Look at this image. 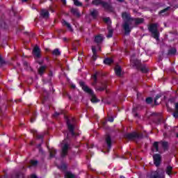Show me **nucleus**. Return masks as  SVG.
<instances>
[{
    "mask_svg": "<svg viewBox=\"0 0 178 178\" xmlns=\"http://www.w3.org/2000/svg\"><path fill=\"white\" fill-rule=\"evenodd\" d=\"M122 19L124 20V23L123 24V29L126 33V34H129L130 31H131V24H140V23H143V19H134L130 17V14L127 13H122Z\"/></svg>",
    "mask_w": 178,
    "mask_h": 178,
    "instance_id": "f257e3e1",
    "label": "nucleus"
},
{
    "mask_svg": "<svg viewBox=\"0 0 178 178\" xmlns=\"http://www.w3.org/2000/svg\"><path fill=\"white\" fill-rule=\"evenodd\" d=\"M79 85L82 88V90L85 91V92H87L89 94V95H90V101L92 102V104H97V102H99V99L97 98V96H95V94H94V91L88 88V86H87L84 82H79Z\"/></svg>",
    "mask_w": 178,
    "mask_h": 178,
    "instance_id": "f03ea898",
    "label": "nucleus"
},
{
    "mask_svg": "<svg viewBox=\"0 0 178 178\" xmlns=\"http://www.w3.org/2000/svg\"><path fill=\"white\" fill-rule=\"evenodd\" d=\"M149 31L152 33V36L155 40H159V32L158 31V24H152L149 26Z\"/></svg>",
    "mask_w": 178,
    "mask_h": 178,
    "instance_id": "7ed1b4c3",
    "label": "nucleus"
},
{
    "mask_svg": "<svg viewBox=\"0 0 178 178\" xmlns=\"http://www.w3.org/2000/svg\"><path fill=\"white\" fill-rule=\"evenodd\" d=\"M92 4L95 5V6H98V5H102L103 8L106 9L107 10H109L110 12H112V7L111 5H109L108 3H105L101 0H94L92 1Z\"/></svg>",
    "mask_w": 178,
    "mask_h": 178,
    "instance_id": "20e7f679",
    "label": "nucleus"
},
{
    "mask_svg": "<svg viewBox=\"0 0 178 178\" xmlns=\"http://www.w3.org/2000/svg\"><path fill=\"white\" fill-rule=\"evenodd\" d=\"M61 156H66L67 155V150L69 149V143L66 140H63L61 143Z\"/></svg>",
    "mask_w": 178,
    "mask_h": 178,
    "instance_id": "39448f33",
    "label": "nucleus"
},
{
    "mask_svg": "<svg viewBox=\"0 0 178 178\" xmlns=\"http://www.w3.org/2000/svg\"><path fill=\"white\" fill-rule=\"evenodd\" d=\"M151 178H165V172L161 170H157L152 172Z\"/></svg>",
    "mask_w": 178,
    "mask_h": 178,
    "instance_id": "423d86ee",
    "label": "nucleus"
},
{
    "mask_svg": "<svg viewBox=\"0 0 178 178\" xmlns=\"http://www.w3.org/2000/svg\"><path fill=\"white\" fill-rule=\"evenodd\" d=\"M131 65L135 67H138V66H140V60L136 58V56H132L131 57Z\"/></svg>",
    "mask_w": 178,
    "mask_h": 178,
    "instance_id": "0eeeda50",
    "label": "nucleus"
},
{
    "mask_svg": "<svg viewBox=\"0 0 178 178\" xmlns=\"http://www.w3.org/2000/svg\"><path fill=\"white\" fill-rule=\"evenodd\" d=\"M139 136L136 132L131 134H127L125 135V138L128 140H135V138H138Z\"/></svg>",
    "mask_w": 178,
    "mask_h": 178,
    "instance_id": "6e6552de",
    "label": "nucleus"
},
{
    "mask_svg": "<svg viewBox=\"0 0 178 178\" xmlns=\"http://www.w3.org/2000/svg\"><path fill=\"white\" fill-rule=\"evenodd\" d=\"M33 54L34 56H35V58H40L41 50L40 49V47H38V46H36L33 48Z\"/></svg>",
    "mask_w": 178,
    "mask_h": 178,
    "instance_id": "1a4fd4ad",
    "label": "nucleus"
},
{
    "mask_svg": "<svg viewBox=\"0 0 178 178\" xmlns=\"http://www.w3.org/2000/svg\"><path fill=\"white\" fill-rule=\"evenodd\" d=\"M153 159H154V165L156 166H158L159 165L161 164V155H159V154H154L153 156Z\"/></svg>",
    "mask_w": 178,
    "mask_h": 178,
    "instance_id": "9d476101",
    "label": "nucleus"
},
{
    "mask_svg": "<svg viewBox=\"0 0 178 178\" xmlns=\"http://www.w3.org/2000/svg\"><path fill=\"white\" fill-rule=\"evenodd\" d=\"M67 124L68 126V129H69L72 136H76V134L73 131L74 127L72 124H70V120H67Z\"/></svg>",
    "mask_w": 178,
    "mask_h": 178,
    "instance_id": "9b49d317",
    "label": "nucleus"
},
{
    "mask_svg": "<svg viewBox=\"0 0 178 178\" xmlns=\"http://www.w3.org/2000/svg\"><path fill=\"white\" fill-rule=\"evenodd\" d=\"M115 73L116 76H122L123 72L122 71V67L119 65H116L115 67Z\"/></svg>",
    "mask_w": 178,
    "mask_h": 178,
    "instance_id": "f8f14e48",
    "label": "nucleus"
},
{
    "mask_svg": "<svg viewBox=\"0 0 178 178\" xmlns=\"http://www.w3.org/2000/svg\"><path fill=\"white\" fill-rule=\"evenodd\" d=\"M41 16L44 19H48L49 17V13L47 10H42L40 13Z\"/></svg>",
    "mask_w": 178,
    "mask_h": 178,
    "instance_id": "ddd939ff",
    "label": "nucleus"
},
{
    "mask_svg": "<svg viewBox=\"0 0 178 178\" xmlns=\"http://www.w3.org/2000/svg\"><path fill=\"white\" fill-rule=\"evenodd\" d=\"M95 41L97 43L102 42V41H104V36H102V35L96 36L95 38Z\"/></svg>",
    "mask_w": 178,
    "mask_h": 178,
    "instance_id": "4468645a",
    "label": "nucleus"
},
{
    "mask_svg": "<svg viewBox=\"0 0 178 178\" xmlns=\"http://www.w3.org/2000/svg\"><path fill=\"white\" fill-rule=\"evenodd\" d=\"M173 170V168L170 165L167 166V168L165 170L166 174L168 175V176H170L172 175V170Z\"/></svg>",
    "mask_w": 178,
    "mask_h": 178,
    "instance_id": "2eb2a0df",
    "label": "nucleus"
},
{
    "mask_svg": "<svg viewBox=\"0 0 178 178\" xmlns=\"http://www.w3.org/2000/svg\"><path fill=\"white\" fill-rule=\"evenodd\" d=\"M65 178H76V175L72 173L71 172H67L65 173Z\"/></svg>",
    "mask_w": 178,
    "mask_h": 178,
    "instance_id": "dca6fc26",
    "label": "nucleus"
},
{
    "mask_svg": "<svg viewBox=\"0 0 178 178\" xmlns=\"http://www.w3.org/2000/svg\"><path fill=\"white\" fill-rule=\"evenodd\" d=\"M63 25H64L66 27H67L68 30H70V31H73V29H72V26L67 22H66L65 20L63 21Z\"/></svg>",
    "mask_w": 178,
    "mask_h": 178,
    "instance_id": "f3484780",
    "label": "nucleus"
},
{
    "mask_svg": "<svg viewBox=\"0 0 178 178\" xmlns=\"http://www.w3.org/2000/svg\"><path fill=\"white\" fill-rule=\"evenodd\" d=\"M72 13H73V15H74L75 16H77V17H80V12H79V10L76 9V8H72L71 10Z\"/></svg>",
    "mask_w": 178,
    "mask_h": 178,
    "instance_id": "a211bd4d",
    "label": "nucleus"
},
{
    "mask_svg": "<svg viewBox=\"0 0 178 178\" xmlns=\"http://www.w3.org/2000/svg\"><path fill=\"white\" fill-rule=\"evenodd\" d=\"M106 144L108 145V150L111 149V137L110 136H107L106 138Z\"/></svg>",
    "mask_w": 178,
    "mask_h": 178,
    "instance_id": "6ab92c4d",
    "label": "nucleus"
},
{
    "mask_svg": "<svg viewBox=\"0 0 178 178\" xmlns=\"http://www.w3.org/2000/svg\"><path fill=\"white\" fill-rule=\"evenodd\" d=\"M174 118H175V119H177V118H178V102L175 104V111L174 112V113L172 114Z\"/></svg>",
    "mask_w": 178,
    "mask_h": 178,
    "instance_id": "aec40b11",
    "label": "nucleus"
},
{
    "mask_svg": "<svg viewBox=\"0 0 178 178\" xmlns=\"http://www.w3.org/2000/svg\"><path fill=\"white\" fill-rule=\"evenodd\" d=\"M158 142H155L153 145V149H152V152H158L159 149H158Z\"/></svg>",
    "mask_w": 178,
    "mask_h": 178,
    "instance_id": "412c9836",
    "label": "nucleus"
},
{
    "mask_svg": "<svg viewBox=\"0 0 178 178\" xmlns=\"http://www.w3.org/2000/svg\"><path fill=\"white\" fill-rule=\"evenodd\" d=\"M49 152H50V158H54V156H55V154H56V149L51 148Z\"/></svg>",
    "mask_w": 178,
    "mask_h": 178,
    "instance_id": "4be33fe9",
    "label": "nucleus"
},
{
    "mask_svg": "<svg viewBox=\"0 0 178 178\" xmlns=\"http://www.w3.org/2000/svg\"><path fill=\"white\" fill-rule=\"evenodd\" d=\"M113 34V29H112V28L109 27L108 28V34L107 35V38H112Z\"/></svg>",
    "mask_w": 178,
    "mask_h": 178,
    "instance_id": "5701e85b",
    "label": "nucleus"
},
{
    "mask_svg": "<svg viewBox=\"0 0 178 178\" xmlns=\"http://www.w3.org/2000/svg\"><path fill=\"white\" fill-rule=\"evenodd\" d=\"M92 51L93 52L92 58L94 60L97 59V50L95 49V47H92Z\"/></svg>",
    "mask_w": 178,
    "mask_h": 178,
    "instance_id": "b1692460",
    "label": "nucleus"
},
{
    "mask_svg": "<svg viewBox=\"0 0 178 178\" xmlns=\"http://www.w3.org/2000/svg\"><path fill=\"white\" fill-rule=\"evenodd\" d=\"M112 62H113V60H112V58H106L104 60V63L105 65H111V63H112Z\"/></svg>",
    "mask_w": 178,
    "mask_h": 178,
    "instance_id": "393cba45",
    "label": "nucleus"
},
{
    "mask_svg": "<svg viewBox=\"0 0 178 178\" xmlns=\"http://www.w3.org/2000/svg\"><path fill=\"white\" fill-rule=\"evenodd\" d=\"M90 15H91V16H92V17H97V16L98 15V10H92L90 12Z\"/></svg>",
    "mask_w": 178,
    "mask_h": 178,
    "instance_id": "a878e982",
    "label": "nucleus"
},
{
    "mask_svg": "<svg viewBox=\"0 0 178 178\" xmlns=\"http://www.w3.org/2000/svg\"><path fill=\"white\" fill-rule=\"evenodd\" d=\"M47 67L45 66H42L40 67V68L39 69V74L42 75L44 73V71L45 70Z\"/></svg>",
    "mask_w": 178,
    "mask_h": 178,
    "instance_id": "bb28decb",
    "label": "nucleus"
},
{
    "mask_svg": "<svg viewBox=\"0 0 178 178\" xmlns=\"http://www.w3.org/2000/svg\"><path fill=\"white\" fill-rule=\"evenodd\" d=\"M53 55L58 56L60 55V51H59V49H56L53 51Z\"/></svg>",
    "mask_w": 178,
    "mask_h": 178,
    "instance_id": "cd10ccee",
    "label": "nucleus"
},
{
    "mask_svg": "<svg viewBox=\"0 0 178 178\" xmlns=\"http://www.w3.org/2000/svg\"><path fill=\"white\" fill-rule=\"evenodd\" d=\"M169 55H175L176 54V49H171L168 51Z\"/></svg>",
    "mask_w": 178,
    "mask_h": 178,
    "instance_id": "c85d7f7f",
    "label": "nucleus"
},
{
    "mask_svg": "<svg viewBox=\"0 0 178 178\" xmlns=\"http://www.w3.org/2000/svg\"><path fill=\"white\" fill-rule=\"evenodd\" d=\"M104 22H105V23H107V24H111V18L105 17L104 18Z\"/></svg>",
    "mask_w": 178,
    "mask_h": 178,
    "instance_id": "c756f323",
    "label": "nucleus"
},
{
    "mask_svg": "<svg viewBox=\"0 0 178 178\" xmlns=\"http://www.w3.org/2000/svg\"><path fill=\"white\" fill-rule=\"evenodd\" d=\"M74 3L76 6H81V3L79 0H74Z\"/></svg>",
    "mask_w": 178,
    "mask_h": 178,
    "instance_id": "7c9ffc66",
    "label": "nucleus"
},
{
    "mask_svg": "<svg viewBox=\"0 0 178 178\" xmlns=\"http://www.w3.org/2000/svg\"><path fill=\"white\" fill-rule=\"evenodd\" d=\"M38 163V161H35V160L31 161V165H32V166H36Z\"/></svg>",
    "mask_w": 178,
    "mask_h": 178,
    "instance_id": "2f4dec72",
    "label": "nucleus"
},
{
    "mask_svg": "<svg viewBox=\"0 0 178 178\" xmlns=\"http://www.w3.org/2000/svg\"><path fill=\"white\" fill-rule=\"evenodd\" d=\"M159 98H161V95L156 96V97L154 99V104H155V105H158V102L156 101H158V99H159Z\"/></svg>",
    "mask_w": 178,
    "mask_h": 178,
    "instance_id": "473e14b6",
    "label": "nucleus"
},
{
    "mask_svg": "<svg viewBox=\"0 0 178 178\" xmlns=\"http://www.w3.org/2000/svg\"><path fill=\"white\" fill-rule=\"evenodd\" d=\"M105 88H106V84H104L102 87H100L99 89V91H104V90H105Z\"/></svg>",
    "mask_w": 178,
    "mask_h": 178,
    "instance_id": "72a5a7b5",
    "label": "nucleus"
},
{
    "mask_svg": "<svg viewBox=\"0 0 178 178\" xmlns=\"http://www.w3.org/2000/svg\"><path fill=\"white\" fill-rule=\"evenodd\" d=\"M147 104H151L152 102V98L148 97L146 99Z\"/></svg>",
    "mask_w": 178,
    "mask_h": 178,
    "instance_id": "f704fd0d",
    "label": "nucleus"
},
{
    "mask_svg": "<svg viewBox=\"0 0 178 178\" xmlns=\"http://www.w3.org/2000/svg\"><path fill=\"white\" fill-rule=\"evenodd\" d=\"M168 8H165L164 10H161L160 12V15H163V13H165V12H167L168 11Z\"/></svg>",
    "mask_w": 178,
    "mask_h": 178,
    "instance_id": "c9c22d12",
    "label": "nucleus"
},
{
    "mask_svg": "<svg viewBox=\"0 0 178 178\" xmlns=\"http://www.w3.org/2000/svg\"><path fill=\"white\" fill-rule=\"evenodd\" d=\"M58 168H59L60 169H65L66 165L63 164V165H58Z\"/></svg>",
    "mask_w": 178,
    "mask_h": 178,
    "instance_id": "e433bc0d",
    "label": "nucleus"
},
{
    "mask_svg": "<svg viewBox=\"0 0 178 178\" xmlns=\"http://www.w3.org/2000/svg\"><path fill=\"white\" fill-rule=\"evenodd\" d=\"M141 70L142 72H143V73H147V72L148 71V70L146 67H143Z\"/></svg>",
    "mask_w": 178,
    "mask_h": 178,
    "instance_id": "4c0bfd02",
    "label": "nucleus"
},
{
    "mask_svg": "<svg viewBox=\"0 0 178 178\" xmlns=\"http://www.w3.org/2000/svg\"><path fill=\"white\" fill-rule=\"evenodd\" d=\"M162 145L164 147V148H166V147H168V143L166 142H163Z\"/></svg>",
    "mask_w": 178,
    "mask_h": 178,
    "instance_id": "58836bf2",
    "label": "nucleus"
},
{
    "mask_svg": "<svg viewBox=\"0 0 178 178\" xmlns=\"http://www.w3.org/2000/svg\"><path fill=\"white\" fill-rule=\"evenodd\" d=\"M108 122H113V118L111 117L108 118Z\"/></svg>",
    "mask_w": 178,
    "mask_h": 178,
    "instance_id": "ea45409f",
    "label": "nucleus"
},
{
    "mask_svg": "<svg viewBox=\"0 0 178 178\" xmlns=\"http://www.w3.org/2000/svg\"><path fill=\"white\" fill-rule=\"evenodd\" d=\"M3 64H5V61L3 60V59H1V65H3Z\"/></svg>",
    "mask_w": 178,
    "mask_h": 178,
    "instance_id": "a19ab883",
    "label": "nucleus"
},
{
    "mask_svg": "<svg viewBox=\"0 0 178 178\" xmlns=\"http://www.w3.org/2000/svg\"><path fill=\"white\" fill-rule=\"evenodd\" d=\"M92 79H93V80H94L95 81H96V80H97V76H96V75H94V76H92Z\"/></svg>",
    "mask_w": 178,
    "mask_h": 178,
    "instance_id": "79ce46f5",
    "label": "nucleus"
},
{
    "mask_svg": "<svg viewBox=\"0 0 178 178\" xmlns=\"http://www.w3.org/2000/svg\"><path fill=\"white\" fill-rule=\"evenodd\" d=\"M54 116H55V117L59 116V113L56 112V113H54Z\"/></svg>",
    "mask_w": 178,
    "mask_h": 178,
    "instance_id": "37998d69",
    "label": "nucleus"
},
{
    "mask_svg": "<svg viewBox=\"0 0 178 178\" xmlns=\"http://www.w3.org/2000/svg\"><path fill=\"white\" fill-rule=\"evenodd\" d=\"M31 177V178H37V176L35 175H32Z\"/></svg>",
    "mask_w": 178,
    "mask_h": 178,
    "instance_id": "c03bdc74",
    "label": "nucleus"
},
{
    "mask_svg": "<svg viewBox=\"0 0 178 178\" xmlns=\"http://www.w3.org/2000/svg\"><path fill=\"white\" fill-rule=\"evenodd\" d=\"M72 88H76V85L72 84Z\"/></svg>",
    "mask_w": 178,
    "mask_h": 178,
    "instance_id": "a18cd8bd",
    "label": "nucleus"
},
{
    "mask_svg": "<svg viewBox=\"0 0 178 178\" xmlns=\"http://www.w3.org/2000/svg\"><path fill=\"white\" fill-rule=\"evenodd\" d=\"M63 3H66V0H61Z\"/></svg>",
    "mask_w": 178,
    "mask_h": 178,
    "instance_id": "49530a36",
    "label": "nucleus"
},
{
    "mask_svg": "<svg viewBox=\"0 0 178 178\" xmlns=\"http://www.w3.org/2000/svg\"><path fill=\"white\" fill-rule=\"evenodd\" d=\"M31 123H33V122H34V119H31Z\"/></svg>",
    "mask_w": 178,
    "mask_h": 178,
    "instance_id": "de8ad7c7",
    "label": "nucleus"
},
{
    "mask_svg": "<svg viewBox=\"0 0 178 178\" xmlns=\"http://www.w3.org/2000/svg\"><path fill=\"white\" fill-rule=\"evenodd\" d=\"M120 178H125L124 176H120Z\"/></svg>",
    "mask_w": 178,
    "mask_h": 178,
    "instance_id": "09e8293b",
    "label": "nucleus"
},
{
    "mask_svg": "<svg viewBox=\"0 0 178 178\" xmlns=\"http://www.w3.org/2000/svg\"><path fill=\"white\" fill-rule=\"evenodd\" d=\"M27 0H22V2H26Z\"/></svg>",
    "mask_w": 178,
    "mask_h": 178,
    "instance_id": "8fccbe9b",
    "label": "nucleus"
},
{
    "mask_svg": "<svg viewBox=\"0 0 178 178\" xmlns=\"http://www.w3.org/2000/svg\"><path fill=\"white\" fill-rule=\"evenodd\" d=\"M99 51H101V49H100V48H99Z\"/></svg>",
    "mask_w": 178,
    "mask_h": 178,
    "instance_id": "3c124183",
    "label": "nucleus"
}]
</instances>
